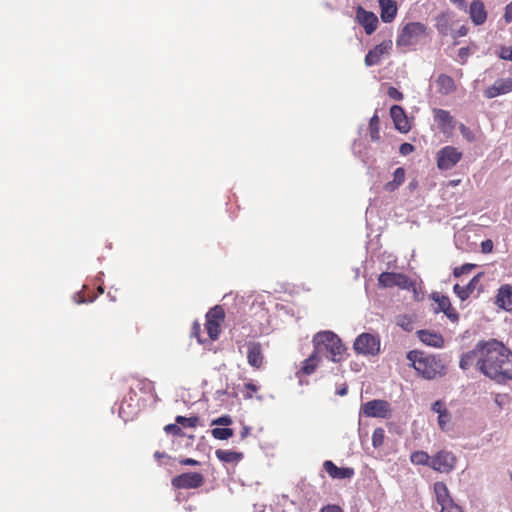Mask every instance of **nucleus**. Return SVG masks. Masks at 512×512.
I'll return each instance as SVG.
<instances>
[{"instance_id":"f257e3e1","label":"nucleus","mask_w":512,"mask_h":512,"mask_svg":"<svg viewBox=\"0 0 512 512\" xmlns=\"http://www.w3.org/2000/svg\"><path fill=\"white\" fill-rule=\"evenodd\" d=\"M479 363L480 372L497 383L512 380V352L502 342L486 341Z\"/></svg>"},{"instance_id":"f03ea898","label":"nucleus","mask_w":512,"mask_h":512,"mask_svg":"<svg viewBox=\"0 0 512 512\" xmlns=\"http://www.w3.org/2000/svg\"><path fill=\"white\" fill-rule=\"evenodd\" d=\"M406 357L416 372L425 379L431 380L445 374V365L435 355L412 350L407 353Z\"/></svg>"},{"instance_id":"7ed1b4c3","label":"nucleus","mask_w":512,"mask_h":512,"mask_svg":"<svg viewBox=\"0 0 512 512\" xmlns=\"http://www.w3.org/2000/svg\"><path fill=\"white\" fill-rule=\"evenodd\" d=\"M313 347L321 357L325 356L332 362H341L344 359L346 347L341 339L332 331H321L313 337Z\"/></svg>"},{"instance_id":"20e7f679","label":"nucleus","mask_w":512,"mask_h":512,"mask_svg":"<svg viewBox=\"0 0 512 512\" xmlns=\"http://www.w3.org/2000/svg\"><path fill=\"white\" fill-rule=\"evenodd\" d=\"M427 27L420 22H409L399 32L397 46L409 47L418 43L426 35Z\"/></svg>"},{"instance_id":"39448f33","label":"nucleus","mask_w":512,"mask_h":512,"mask_svg":"<svg viewBox=\"0 0 512 512\" xmlns=\"http://www.w3.org/2000/svg\"><path fill=\"white\" fill-rule=\"evenodd\" d=\"M380 288L398 287L403 290L416 291V282L407 275L396 272H383L378 277Z\"/></svg>"},{"instance_id":"423d86ee","label":"nucleus","mask_w":512,"mask_h":512,"mask_svg":"<svg viewBox=\"0 0 512 512\" xmlns=\"http://www.w3.org/2000/svg\"><path fill=\"white\" fill-rule=\"evenodd\" d=\"M205 330L210 341H216L221 334V327L225 320L224 309L216 305L206 313Z\"/></svg>"},{"instance_id":"0eeeda50","label":"nucleus","mask_w":512,"mask_h":512,"mask_svg":"<svg viewBox=\"0 0 512 512\" xmlns=\"http://www.w3.org/2000/svg\"><path fill=\"white\" fill-rule=\"evenodd\" d=\"M380 339L370 333L360 334L354 341L353 348L357 354L375 356L380 352Z\"/></svg>"},{"instance_id":"6e6552de","label":"nucleus","mask_w":512,"mask_h":512,"mask_svg":"<svg viewBox=\"0 0 512 512\" xmlns=\"http://www.w3.org/2000/svg\"><path fill=\"white\" fill-rule=\"evenodd\" d=\"M457 458L447 450H440L431 458L430 467L440 473L451 472L456 465Z\"/></svg>"},{"instance_id":"1a4fd4ad","label":"nucleus","mask_w":512,"mask_h":512,"mask_svg":"<svg viewBox=\"0 0 512 512\" xmlns=\"http://www.w3.org/2000/svg\"><path fill=\"white\" fill-rule=\"evenodd\" d=\"M175 489H196L204 484V476L199 472H186L172 478Z\"/></svg>"},{"instance_id":"9d476101","label":"nucleus","mask_w":512,"mask_h":512,"mask_svg":"<svg viewBox=\"0 0 512 512\" xmlns=\"http://www.w3.org/2000/svg\"><path fill=\"white\" fill-rule=\"evenodd\" d=\"M362 412L366 417L387 418L390 415L391 407L386 400L375 399L366 402L362 406Z\"/></svg>"},{"instance_id":"9b49d317","label":"nucleus","mask_w":512,"mask_h":512,"mask_svg":"<svg viewBox=\"0 0 512 512\" xmlns=\"http://www.w3.org/2000/svg\"><path fill=\"white\" fill-rule=\"evenodd\" d=\"M486 341L478 342L474 349L464 353L461 356L459 366L463 370H467L473 365H476L477 369L480 371V359L482 358V352L485 348Z\"/></svg>"},{"instance_id":"f8f14e48","label":"nucleus","mask_w":512,"mask_h":512,"mask_svg":"<svg viewBox=\"0 0 512 512\" xmlns=\"http://www.w3.org/2000/svg\"><path fill=\"white\" fill-rule=\"evenodd\" d=\"M433 115L438 129L444 134H452L456 127V121L450 112L444 109H434Z\"/></svg>"},{"instance_id":"ddd939ff","label":"nucleus","mask_w":512,"mask_h":512,"mask_svg":"<svg viewBox=\"0 0 512 512\" xmlns=\"http://www.w3.org/2000/svg\"><path fill=\"white\" fill-rule=\"evenodd\" d=\"M392 49V41L385 40L371 49L365 56V65L368 67L378 65L383 56L389 54Z\"/></svg>"},{"instance_id":"4468645a","label":"nucleus","mask_w":512,"mask_h":512,"mask_svg":"<svg viewBox=\"0 0 512 512\" xmlns=\"http://www.w3.org/2000/svg\"><path fill=\"white\" fill-rule=\"evenodd\" d=\"M390 117L394 123L395 129H397L400 133L405 134L411 130V123L402 106L393 105L390 108Z\"/></svg>"},{"instance_id":"2eb2a0df","label":"nucleus","mask_w":512,"mask_h":512,"mask_svg":"<svg viewBox=\"0 0 512 512\" xmlns=\"http://www.w3.org/2000/svg\"><path fill=\"white\" fill-rule=\"evenodd\" d=\"M247 362L255 370L263 367L265 357L261 343L249 342L247 344Z\"/></svg>"},{"instance_id":"dca6fc26","label":"nucleus","mask_w":512,"mask_h":512,"mask_svg":"<svg viewBox=\"0 0 512 512\" xmlns=\"http://www.w3.org/2000/svg\"><path fill=\"white\" fill-rule=\"evenodd\" d=\"M356 18L358 23L365 29L367 35H371L377 29L378 18L373 12L359 6L356 10Z\"/></svg>"},{"instance_id":"f3484780","label":"nucleus","mask_w":512,"mask_h":512,"mask_svg":"<svg viewBox=\"0 0 512 512\" xmlns=\"http://www.w3.org/2000/svg\"><path fill=\"white\" fill-rule=\"evenodd\" d=\"M510 92H512V78H500L484 90V96L492 99Z\"/></svg>"},{"instance_id":"a211bd4d","label":"nucleus","mask_w":512,"mask_h":512,"mask_svg":"<svg viewBox=\"0 0 512 512\" xmlns=\"http://www.w3.org/2000/svg\"><path fill=\"white\" fill-rule=\"evenodd\" d=\"M495 304L505 311H512V286L510 284L500 286L495 298Z\"/></svg>"},{"instance_id":"6ab92c4d","label":"nucleus","mask_w":512,"mask_h":512,"mask_svg":"<svg viewBox=\"0 0 512 512\" xmlns=\"http://www.w3.org/2000/svg\"><path fill=\"white\" fill-rule=\"evenodd\" d=\"M325 471L333 479H348L354 475V469L349 467H337L332 461L326 460L323 464Z\"/></svg>"},{"instance_id":"aec40b11","label":"nucleus","mask_w":512,"mask_h":512,"mask_svg":"<svg viewBox=\"0 0 512 512\" xmlns=\"http://www.w3.org/2000/svg\"><path fill=\"white\" fill-rule=\"evenodd\" d=\"M469 15L475 25H482L487 19L485 5L480 0H474L469 7Z\"/></svg>"},{"instance_id":"412c9836","label":"nucleus","mask_w":512,"mask_h":512,"mask_svg":"<svg viewBox=\"0 0 512 512\" xmlns=\"http://www.w3.org/2000/svg\"><path fill=\"white\" fill-rule=\"evenodd\" d=\"M381 20L385 23L392 22L397 15V3L394 0H378Z\"/></svg>"},{"instance_id":"4be33fe9","label":"nucleus","mask_w":512,"mask_h":512,"mask_svg":"<svg viewBox=\"0 0 512 512\" xmlns=\"http://www.w3.org/2000/svg\"><path fill=\"white\" fill-rule=\"evenodd\" d=\"M417 335L420 341L428 346L435 348H442L444 346V339L440 333L429 330H419Z\"/></svg>"},{"instance_id":"5701e85b","label":"nucleus","mask_w":512,"mask_h":512,"mask_svg":"<svg viewBox=\"0 0 512 512\" xmlns=\"http://www.w3.org/2000/svg\"><path fill=\"white\" fill-rule=\"evenodd\" d=\"M484 275L483 272L478 273L475 275L470 282L465 286H460L459 284H455L453 287L454 292L457 294V296L461 300H466L470 297V295L473 293V291L476 288V285L479 283L480 278Z\"/></svg>"},{"instance_id":"b1692460","label":"nucleus","mask_w":512,"mask_h":512,"mask_svg":"<svg viewBox=\"0 0 512 512\" xmlns=\"http://www.w3.org/2000/svg\"><path fill=\"white\" fill-rule=\"evenodd\" d=\"M321 361V356L316 353L315 350H313L312 354L303 361L302 367L297 373L299 376L302 375H311L315 372L316 368L318 367L319 363Z\"/></svg>"},{"instance_id":"393cba45","label":"nucleus","mask_w":512,"mask_h":512,"mask_svg":"<svg viewBox=\"0 0 512 512\" xmlns=\"http://www.w3.org/2000/svg\"><path fill=\"white\" fill-rule=\"evenodd\" d=\"M438 92L443 95H448L456 90V85L453 78L447 74H440L436 79Z\"/></svg>"},{"instance_id":"a878e982","label":"nucleus","mask_w":512,"mask_h":512,"mask_svg":"<svg viewBox=\"0 0 512 512\" xmlns=\"http://www.w3.org/2000/svg\"><path fill=\"white\" fill-rule=\"evenodd\" d=\"M215 456L223 463H238L243 459V453L223 449H217Z\"/></svg>"},{"instance_id":"bb28decb","label":"nucleus","mask_w":512,"mask_h":512,"mask_svg":"<svg viewBox=\"0 0 512 512\" xmlns=\"http://www.w3.org/2000/svg\"><path fill=\"white\" fill-rule=\"evenodd\" d=\"M405 180V171L403 168H397L393 174V180L384 185L387 192L395 191Z\"/></svg>"},{"instance_id":"cd10ccee","label":"nucleus","mask_w":512,"mask_h":512,"mask_svg":"<svg viewBox=\"0 0 512 512\" xmlns=\"http://www.w3.org/2000/svg\"><path fill=\"white\" fill-rule=\"evenodd\" d=\"M368 132L371 141L373 142H379L381 139L380 136V118L377 114V112L374 113V115L371 117L369 121V127Z\"/></svg>"},{"instance_id":"c85d7f7f","label":"nucleus","mask_w":512,"mask_h":512,"mask_svg":"<svg viewBox=\"0 0 512 512\" xmlns=\"http://www.w3.org/2000/svg\"><path fill=\"white\" fill-rule=\"evenodd\" d=\"M462 153L453 146H446L438 152L437 160H460Z\"/></svg>"},{"instance_id":"c756f323","label":"nucleus","mask_w":512,"mask_h":512,"mask_svg":"<svg viewBox=\"0 0 512 512\" xmlns=\"http://www.w3.org/2000/svg\"><path fill=\"white\" fill-rule=\"evenodd\" d=\"M434 492L438 504L452 499L444 482H436L434 484Z\"/></svg>"},{"instance_id":"7c9ffc66","label":"nucleus","mask_w":512,"mask_h":512,"mask_svg":"<svg viewBox=\"0 0 512 512\" xmlns=\"http://www.w3.org/2000/svg\"><path fill=\"white\" fill-rule=\"evenodd\" d=\"M136 388L144 394L151 396L156 395L154 383L149 379H138L136 382Z\"/></svg>"},{"instance_id":"2f4dec72","label":"nucleus","mask_w":512,"mask_h":512,"mask_svg":"<svg viewBox=\"0 0 512 512\" xmlns=\"http://www.w3.org/2000/svg\"><path fill=\"white\" fill-rule=\"evenodd\" d=\"M431 458L425 451H415L410 455V461L416 465L430 466Z\"/></svg>"},{"instance_id":"473e14b6","label":"nucleus","mask_w":512,"mask_h":512,"mask_svg":"<svg viewBox=\"0 0 512 512\" xmlns=\"http://www.w3.org/2000/svg\"><path fill=\"white\" fill-rule=\"evenodd\" d=\"M211 434L215 439L218 440H227L234 435V431L231 428H213L211 430Z\"/></svg>"},{"instance_id":"72a5a7b5","label":"nucleus","mask_w":512,"mask_h":512,"mask_svg":"<svg viewBox=\"0 0 512 512\" xmlns=\"http://www.w3.org/2000/svg\"><path fill=\"white\" fill-rule=\"evenodd\" d=\"M260 389V386L256 385L253 382H248L243 385L242 395L246 400L252 399L254 394L257 393Z\"/></svg>"},{"instance_id":"f704fd0d","label":"nucleus","mask_w":512,"mask_h":512,"mask_svg":"<svg viewBox=\"0 0 512 512\" xmlns=\"http://www.w3.org/2000/svg\"><path fill=\"white\" fill-rule=\"evenodd\" d=\"M175 421L178 425H181L185 428H194L197 426L199 419L196 416L184 417L179 415L175 418Z\"/></svg>"},{"instance_id":"c9c22d12","label":"nucleus","mask_w":512,"mask_h":512,"mask_svg":"<svg viewBox=\"0 0 512 512\" xmlns=\"http://www.w3.org/2000/svg\"><path fill=\"white\" fill-rule=\"evenodd\" d=\"M385 439V431L383 428H376L372 434V445L379 448L383 445Z\"/></svg>"},{"instance_id":"e433bc0d","label":"nucleus","mask_w":512,"mask_h":512,"mask_svg":"<svg viewBox=\"0 0 512 512\" xmlns=\"http://www.w3.org/2000/svg\"><path fill=\"white\" fill-rule=\"evenodd\" d=\"M434 301L438 304V309L436 312H443L451 306L450 299L447 296H439L438 294H433Z\"/></svg>"},{"instance_id":"4c0bfd02","label":"nucleus","mask_w":512,"mask_h":512,"mask_svg":"<svg viewBox=\"0 0 512 512\" xmlns=\"http://www.w3.org/2000/svg\"><path fill=\"white\" fill-rule=\"evenodd\" d=\"M439 505L441 507L440 512H462L461 507L453 499L442 502Z\"/></svg>"},{"instance_id":"58836bf2","label":"nucleus","mask_w":512,"mask_h":512,"mask_svg":"<svg viewBox=\"0 0 512 512\" xmlns=\"http://www.w3.org/2000/svg\"><path fill=\"white\" fill-rule=\"evenodd\" d=\"M476 264L466 263L460 267H456L453 271L455 277H460L463 274H468L472 269L476 268Z\"/></svg>"},{"instance_id":"ea45409f","label":"nucleus","mask_w":512,"mask_h":512,"mask_svg":"<svg viewBox=\"0 0 512 512\" xmlns=\"http://www.w3.org/2000/svg\"><path fill=\"white\" fill-rule=\"evenodd\" d=\"M459 130L465 140L468 142L475 141V135L469 127L465 126L464 124H460Z\"/></svg>"},{"instance_id":"a19ab883","label":"nucleus","mask_w":512,"mask_h":512,"mask_svg":"<svg viewBox=\"0 0 512 512\" xmlns=\"http://www.w3.org/2000/svg\"><path fill=\"white\" fill-rule=\"evenodd\" d=\"M191 335L197 339L201 344L205 343L206 340L201 337V324L198 321H194L192 324Z\"/></svg>"},{"instance_id":"79ce46f5","label":"nucleus","mask_w":512,"mask_h":512,"mask_svg":"<svg viewBox=\"0 0 512 512\" xmlns=\"http://www.w3.org/2000/svg\"><path fill=\"white\" fill-rule=\"evenodd\" d=\"M164 431L168 434H172L174 436H182V430L178 426L177 423L174 424H168L164 427Z\"/></svg>"},{"instance_id":"37998d69","label":"nucleus","mask_w":512,"mask_h":512,"mask_svg":"<svg viewBox=\"0 0 512 512\" xmlns=\"http://www.w3.org/2000/svg\"><path fill=\"white\" fill-rule=\"evenodd\" d=\"M499 58L512 62V47H501L498 52Z\"/></svg>"},{"instance_id":"c03bdc74","label":"nucleus","mask_w":512,"mask_h":512,"mask_svg":"<svg viewBox=\"0 0 512 512\" xmlns=\"http://www.w3.org/2000/svg\"><path fill=\"white\" fill-rule=\"evenodd\" d=\"M387 95L393 99V100H396V101H401L403 100V93L400 92L397 88L393 87V86H390L387 90Z\"/></svg>"},{"instance_id":"a18cd8bd","label":"nucleus","mask_w":512,"mask_h":512,"mask_svg":"<svg viewBox=\"0 0 512 512\" xmlns=\"http://www.w3.org/2000/svg\"><path fill=\"white\" fill-rule=\"evenodd\" d=\"M232 418L229 415L221 416L215 420H213V425H221V426H229L232 424Z\"/></svg>"},{"instance_id":"49530a36","label":"nucleus","mask_w":512,"mask_h":512,"mask_svg":"<svg viewBox=\"0 0 512 512\" xmlns=\"http://www.w3.org/2000/svg\"><path fill=\"white\" fill-rule=\"evenodd\" d=\"M443 313L454 323L459 320V314L452 306H449Z\"/></svg>"},{"instance_id":"de8ad7c7","label":"nucleus","mask_w":512,"mask_h":512,"mask_svg":"<svg viewBox=\"0 0 512 512\" xmlns=\"http://www.w3.org/2000/svg\"><path fill=\"white\" fill-rule=\"evenodd\" d=\"M450 421L448 411L438 414V424L442 430L445 429L446 424Z\"/></svg>"},{"instance_id":"09e8293b","label":"nucleus","mask_w":512,"mask_h":512,"mask_svg":"<svg viewBox=\"0 0 512 512\" xmlns=\"http://www.w3.org/2000/svg\"><path fill=\"white\" fill-rule=\"evenodd\" d=\"M414 151V146L410 143H403L399 148V152L402 156H408Z\"/></svg>"},{"instance_id":"8fccbe9b","label":"nucleus","mask_w":512,"mask_h":512,"mask_svg":"<svg viewBox=\"0 0 512 512\" xmlns=\"http://www.w3.org/2000/svg\"><path fill=\"white\" fill-rule=\"evenodd\" d=\"M470 55V49L468 47H462L458 51V57L462 63H465Z\"/></svg>"},{"instance_id":"3c124183","label":"nucleus","mask_w":512,"mask_h":512,"mask_svg":"<svg viewBox=\"0 0 512 512\" xmlns=\"http://www.w3.org/2000/svg\"><path fill=\"white\" fill-rule=\"evenodd\" d=\"M432 410H433L435 413H438V414H440V413H444V412H446V411H447V409L445 408V404H444L442 401H440V400L436 401V402L433 404V406H432Z\"/></svg>"},{"instance_id":"603ef678","label":"nucleus","mask_w":512,"mask_h":512,"mask_svg":"<svg viewBox=\"0 0 512 512\" xmlns=\"http://www.w3.org/2000/svg\"><path fill=\"white\" fill-rule=\"evenodd\" d=\"M504 20L506 23H512V1L505 7Z\"/></svg>"},{"instance_id":"864d4df0","label":"nucleus","mask_w":512,"mask_h":512,"mask_svg":"<svg viewBox=\"0 0 512 512\" xmlns=\"http://www.w3.org/2000/svg\"><path fill=\"white\" fill-rule=\"evenodd\" d=\"M446 17L445 16H440L437 18V24H436V27L438 29V31L442 34H445L446 33V29H445V24H442V22H446Z\"/></svg>"},{"instance_id":"5fc2aeb1","label":"nucleus","mask_w":512,"mask_h":512,"mask_svg":"<svg viewBox=\"0 0 512 512\" xmlns=\"http://www.w3.org/2000/svg\"><path fill=\"white\" fill-rule=\"evenodd\" d=\"M321 512H344L338 505H327L322 508Z\"/></svg>"},{"instance_id":"6e6d98bb","label":"nucleus","mask_w":512,"mask_h":512,"mask_svg":"<svg viewBox=\"0 0 512 512\" xmlns=\"http://www.w3.org/2000/svg\"><path fill=\"white\" fill-rule=\"evenodd\" d=\"M481 246H482V251L484 253H489L493 249V242L491 240H485L482 242Z\"/></svg>"},{"instance_id":"4d7b16f0","label":"nucleus","mask_w":512,"mask_h":512,"mask_svg":"<svg viewBox=\"0 0 512 512\" xmlns=\"http://www.w3.org/2000/svg\"><path fill=\"white\" fill-rule=\"evenodd\" d=\"M181 465H187V466H198L200 463L199 461L192 459V458H184L180 460Z\"/></svg>"},{"instance_id":"13d9d810","label":"nucleus","mask_w":512,"mask_h":512,"mask_svg":"<svg viewBox=\"0 0 512 512\" xmlns=\"http://www.w3.org/2000/svg\"><path fill=\"white\" fill-rule=\"evenodd\" d=\"M457 162H437L440 170H446L452 168Z\"/></svg>"},{"instance_id":"bf43d9fd","label":"nucleus","mask_w":512,"mask_h":512,"mask_svg":"<svg viewBox=\"0 0 512 512\" xmlns=\"http://www.w3.org/2000/svg\"><path fill=\"white\" fill-rule=\"evenodd\" d=\"M467 33H468V28H467L466 26H461V27L458 29V31H457V33H456V35H457V36H465V35H467Z\"/></svg>"},{"instance_id":"052dcab7","label":"nucleus","mask_w":512,"mask_h":512,"mask_svg":"<svg viewBox=\"0 0 512 512\" xmlns=\"http://www.w3.org/2000/svg\"><path fill=\"white\" fill-rule=\"evenodd\" d=\"M154 457L159 460L161 458H165V457H168V455L165 453V452H159V451H156L154 453Z\"/></svg>"},{"instance_id":"680f3d73","label":"nucleus","mask_w":512,"mask_h":512,"mask_svg":"<svg viewBox=\"0 0 512 512\" xmlns=\"http://www.w3.org/2000/svg\"><path fill=\"white\" fill-rule=\"evenodd\" d=\"M249 434V428L248 427H243L242 431H241V438H245L247 437V435Z\"/></svg>"},{"instance_id":"e2e57ef3","label":"nucleus","mask_w":512,"mask_h":512,"mask_svg":"<svg viewBox=\"0 0 512 512\" xmlns=\"http://www.w3.org/2000/svg\"><path fill=\"white\" fill-rule=\"evenodd\" d=\"M347 392H348L347 387H343L342 389H340V390L337 392V394H338V395H340V396H344V395H346V394H347Z\"/></svg>"},{"instance_id":"0e129e2a","label":"nucleus","mask_w":512,"mask_h":512,"mask_svg":"<svg viewBox=\"0 0 512 512\" xmlns=\"http://www.w3.org/2000/svg\"><path fill=\"white\" fill-rule=\"evenodd\" d=\"M453 3L458 4L460 7L465 6V0H451Z\"/></svg>"},{"instance_id":"69168bd1","label":"nucleus","mask_w":512,"mask_h":512,"mask_svg":"<svg viewBox=\"0 0 512 512\" xmlns=\"http://www.w3.org/2000/svg\"><path fill=\"white\" fill-rule=\"evenodd\" d=\"M414 293V299L415 300H420V297H419V291H418V287L416 286V291H412Z\"/></svg>"},{"instance_id":"338daca9","label":"nucleus","mask_w":512,"mask_h":512,"mask_svg":"<svg viewBox=\"0 0 512 512\" xmlns=\"http://www.w3.org/2000/svg\"><path fill=\"white\" fill-rule=\"evenodd\" d=\"M459 182H460V180H452V181L450 182V185H452V186H456V185H458V184H459Z\"/></svg>"}]
</instances>
